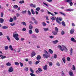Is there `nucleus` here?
Returning <instances> with one entry per match:
<instances>
[{"label": "nucleus", "instance_id": "nucleus-1", "mask_svg": "<svg viewBox=\"0 0 76 76\" xmlns=\"http://www.w3.org/2000/svg\"><path fill=\"white\" fill-rule=\"evenodd\" d=\"M44 53L45 54H44L43 55V58H48L50 56V54H48V53L46 50H44Z\"/></svg>", "mask_w": 76, "mask_h": 76}, {"label": "nucleus", "instance_id": "nucleus-2", "mask_svg": "<svg viewBox=\"0 0 76 76\" xmlns=\"http://www.w3.org/2000/svg\"><path fill=\"white\" fill-rule=\"evenodd\" d=\"M59 48L61 51H65V52L67 51V48Z\"/></svg>", "mask_w": 76, "mask_h": 76}, {"label": "nucleus", "instance_id": "nucleus-3", "mask_svg": "<svg viewBox=\"0 0 76 76\" xmlns=\"http://www.w3.org/2000/svg\"><path fill=\"white\" fill-rule=\"evenodd\" d=\"M8 71L9 72H13V69L12 67H11L9 68L8 69Z\"/></svg>", "mask_w": 76, "mask_h": 76}, {"label": "nucleus", "instance_id": "nucleus-4", "mask_svg": "<svg viewBox=\"0 0 76 76\" xmlns=\"http://www.w3.org/2000/svg\"><path fill=\"white\" fill-rule=\"evenodd\" d=\"M36 58L37 60H41V56L40 55H37Z\"/></svg>", "mask_w": 76, "mask_h": 76}, {"label": "nucleus", "instance_id": "nucleus-5", "mask_svg": "<svg viewBox=\"0 0 76 76\" xmlns=\"http://www.w3.org/2000/svg\"><path fill=\"white\" fill-rule=\"evenodd\" d=\"M13 37H14V38L18 37H19V34H14L13 35Z\"/></svg>", "mask_w": 76, "mask_h": 76}, {"label": "nucleus", "instance_id": "nucleus-6", "mask_svg": "<svg viewBox=\"0 0 76 76\" xmlns=\"http://www.w3.org/2000/svg\"><path fill=\"white\" fill-rule=\"evenodd\" d=\"M58 40L53 41L52 42L53 44H57V43H58Z\"/></svg>", "mask_w": 76, "mask_h": 76}, {"label": "nucleus", "instance_id": "nucleus-7", "mask_svg": "<svg viewBox=\"0 0 76 76\" xmlns=\"http://www.w3.org/2000/svg\"><path fill=\"white\" fill-rule=\"evenodd\" d=\"M68 73H69V75L70 76H74V75H73V72H70V71H69V72H68Z\"/></svg>", "mask_w": 76, "mask_h": 76}, {"label": "nucleus", "instance_id": "nucleus-8", "mask_svg": "<svg viewBox=\"0 0 76 76\" xmlns=\"http://www.w3.org/2000/svg\"><path fill=\"white\" fill-rule=\"evenodd\" d=\"M75 30L73 29H71L70 31V34H73L74 33Z\"/></svg>", "mask_w": 76, "mask_h": 76}, {"label": "nucleus", "instance_id": "nucleus-9", "mask_svg": "<svg viewBox=\"0 0 76 76\" xmlns=\"http://www.w3.org/2000/svg\"><path fill=\"white\" fill-rule=\"evenodd\" d=\"M71 41H72V42H76V40L75 39V38H74L73 37H72L71 39Z\"/></svg>", "mask_w": 76, "mask_h": 76}, {"label": "nucleus", "instance_id": "nucleus-10", "mask_svg": "<svg viewBox=\"0 0 76 76\" xmlns=\"http://www.w3.org/2000/svg\"><path fill=\"white\" fill-rule=\"evenodd\" d=\"M36 54L35 52H34V51H33V53H31V57H33L35 56Z\"/></svg>", "mask_w": 76, "mask_h": 76}, {"label": "nucleus", "instance_id": "nucleus-11", "mask_svg": "<svg viewBox=\"0 0 76 76\" xmlns=\"http://www.w3.org/2000/svg\"><path fill=\"white\" fill-rule=\"evenodd\" d=\"M56 20L57 22V23H58L59 24H61V22L58 20V17L56 19Z\"/></svg>", "mask_w": 76, "mask_h": 76}, {"label": "nucleus", "instance_id": "nucleus-12", "mask_svg": "<svg viewBox=\"0 0 76 76\" xmlns=\"http://www.w3.org/2000/svg\"><path fill=\"white\" fill-rule=\"evenodd\" d=\"M43 68L45 70H47V65H46Z\"/></svg>", "mask_w": 76, "mask_h": 76}, {"label": "nucleus", "instance_id": "nucleus-13", "mask_svg": "<svg viewBox=\"0 0 76 76\" xmlns=\"http://www.w3.org/2000/svg\"><path fill=\"white\" fill-rule=\"evenodd\" d=\"M48 15H51L52 16H55V15L53 14V13H52L50 12H49V11H48Z\"/></svg>", "mask_w": 76, "mask_h": 76}, {"label": "nucleus", "instance_id": "nucleus-14", "mask_svg": "<svg viewBox=\"0 0 76 76\" xmlns=\"http://www.w3.org/2000/svg\"><path fill=\"white\" fill-rule=\"evenodd\" d=\"M72 54H73V48H71L70 51V55L72 56Z\"/></svg>", "mask_w": 76, "mask_h": 76}, {"label": "nucleus", "instance_id": "nucleus-15", "mask_svg": "<svg viewBox=\"0 0 76 76\" xmlns=\"http://www.w3.org/2000/svg\"><path fill=\"white\" fill-rule=\"evenodd\" d=\"M61 24L63 26H66V23H65V22H64V21H62L61 22Z\"/></svg>", "mask_w": 76, "mask_h": 76}, {"label": "nucleus", "instance_id": "nucleus-16", "mask_svg": "<svg viewBox=\"0 0 76 76\" xmlns=\"http://www.w3.org/2000/svg\"><path fill=\"white\" fill-rule=\"evenodd\" d=\"M56 18H57L55 17H53L51 18V20L52 21H53V20H54L55 19L56 20Z\"/></svg>", "mask_w": 76, "mask_h": 76}, {"label": "nucleus", "instance_id": "nucleus-17", "mask_svg": "<svg viewBox=\"0 0 76 76\" xmlns=\"http://www.w3.org/2000/svg\"><path fill=\"white\" fill-rule=\"evenodd\" d=\"M58 32L57 31H53L52 33L54 35H56L57 34V33Z\"/></svg>", "mask_w": 76, "mask_h": 76}, {"label": "nucleus", "instance_id": "nucleus-18", "mask_svg": "<svg viewBox=\"0 0 76 76\" xmlns=\"http://www.w3.org/2000/svg\"><path fill=\"white\" fill-rule=\"evenodd\" d=\"M3 22H4V19L1 18L0 19V23H3Z\"/></svg>", "mask_w": 76, "mask_h": 76}, {"label": "nucleus", "instance_id": "nucleus-19", "mask_svg": "<svg viewBox=\"0 0 76 76\" xmlns=\"http://www.w3.org/2000/svg\"><path fill=\"white\" fill-rule=\"evenodd\" d=\"M31 13H32V15H35V12L33 10V9H31Z\"/></svg>", "mask_w": 76, "mask_h": 76}, {"label": "nucleus", "instance_id": "nucleus-20", "mask_svg": "<svg viewBox=\"0 0 76 76\" xmlns=\"http://www.w3.org/2000/svg\"><path fill=\"white\" fill-rule=\"evenodd\" d=\"M33 28H32V26L31 24L29 26V29H30V30H32Z\"/></svg>", "mask_w": 76, "mask_h": 76}, {"label": "nucleus", "instance_id": "nucleus-21", "mask_svg": "<svg viewBox=\"0 0 76 76\" xmlns=\"http://www.w3.org/2000/svg\"><path fill=\"white\" fill-rule=\"evenodd\" d=\"M21 23V24H22V25H25V26H26V23H25V22L24 21L22 22Z\"/></svg>", "mask_w": 76, "mask_h": 76}, {"label": "nucleus", "instance_id": "nucleus-22", "mask_svg": "<svg viewBox=\"0 0 76 76\" xmlns=\"http://www.w3.org/2000/svg\"><path fill=\"white\" fill-rule=\"evenodd\" d=\"M24 3H25V1L24 0L20 1L19 2L20 4H23Z\"/></svg>", "mask_w": 76, "mask_h": 76}, {"label": "nucleus", "instance_id": "nucleus-23", "mask_svg": "<svg viewBox=\"0 0 76 76\" xmlns=\"http://www.w3.org/2000/svg\"><path fill=\"white\" fill-rule=\"evenodd\" d=\"M66 1V2H67V3H69L72 1V0H66V1Z\"/></svg>", "mask_w": 76, "mask_h": 76}, {"label": "nucleus", "instance_id": "nucleus-24", "mask_svg": "<svg viewBox=\"0 0 76 76\" xmlns=\"http://www.w3.org/2000/svg\"><path fill=\"white\" fill-rule=\"evenodd\" d=\"M62 60L63 61L64 63H66V59L65 57H64V58H62Z\"/></svg>", "mask_w": 76, "mask_h": 76}, {"label": "nucleus", "instance_id": "nucleus-25", "mask_svg": "<svg viewBox=\"0 0 76 76\" xmlns=\"http://www.w3.org/2000/svg\"><path fill=\"white\" fill-rule=\"evenodd\" d=\"M6 65L7 66H11V64L9 62H8L6 63Z\"/></svg>", "mask_w": 76, "mask_h": 76}, {"label": "nucleus", "instance_id": "nucleus-26", "mask_svg": "<svg viewBox=\"0 0 76 76\" xmlns=\"http://www.w3.org/2000/svg\"><path fill=\"white\" fill-rule=\"evenodd\" d=\"M35 31L36 32V33H38L39 31V30L37 28H36L35 30Z\"/></svg>", "mask_w": 76, "mask_h": 76}, {"label": "nucleus", "instance_id": "nucleus-27", "mask_svg": "<svg viewBox=\"0 0 76 76\" xmlns=\"http://www.w3.org/2000/svg\"><path fill=\"white\" fill-rule=\"evenodd\" d=\"M31 37L34 38H37V37L34 34H32L31 35Z\"/></svg>", "mask_w": 76, "mask_h": 76}, {"label": "nucleus", "instance_id": "nucleus-28", "mask_svg": "<svg viewBox=\"0 0 76 76\" xmlns=\"http://www.w3.org/2000/svg\"><path fill=\"white\" fill-rule=\"evenodd\" d=\"M7 38L9 42H10V37L8 36H7Z\"/></svg>", "mask_w": 76, "mask_h": 76}, {"label": "nucleus", "instance_id": "nucleus-29", "mask_svg": "<svg viewBox=\"0 0 76 76\" xmlns=\"http://www.w3.org/2000/svg\"><path fill=\"white\" fill-rule=\"evenodd\" d=\"M42 25L43 26H46V25H47V24H46L44 22H43L42 23Z\"/></svg>", "mask_w": 76, "mask_h": 76}, {"label": "nucleus", "instance_id": "nucleus-30", "mask_svg": "<svg viewBox=\"0 0 76 76\" xmlns=\"http://www.w3.org/2000/svg\"><path fill=\"white\" fill-rule=\"evenodd\" d=\"M59 12V13H60V14H61V15H63L64 16H66V14H65L64 13L62 12Z\"/></svg>", "mask_w": 76, "mask_h": 76}, {"label": "nucleus", "instance_id": "nucleus-31", "mask_svg": "<svg viewBox=\"0 0 76 76\" xmlns=\"http://www.w3.org/2000/svg\"><path fill=\"white\" fill-rule=\"evenodd\" d=\"M28 33L29 34H32L33 33L32 31L31 30H29Z\"/></svg>", "mask_w": 76, "mask_h": 76}, {"label": "nucleus", "instance_id": "nucleus-32", "mask_svg": "<svg viewBox=\"0 0 76 76\" xmlns=\"http://www.w3.org/2000/svg\"><path fill=\"white\" fill-rule=\"evenodd\" d=\"M66 11H73V9H68L65 10Z\"/></svg>", "mask_w": 76, "mask_h": 76}, {"label": "nucleus", "instance_id": "nucleus-33", "mask_svg": "<svg viewBox=\"0 0 76 76\" xmlns=\"http://www.w3.org/2000/svg\"><path fill=\"white\" fill-rule=\"evenodd\" d=\"M13 21V18H10V22H12Z\"/></svg>", "mask_w": 76, "mask_h": 76}, {"label": "nucleus", "instance_id": "nucleus-34", "mask_svg": "<svg viewBox=\"0 0 76 76\" xmlns=\"http://www.w3.org/2000/svg\"><path fill=\"white\" fill-rule=\"evenodd\" d=\"M15 65L16 66H19V63L18 62H16L15 63Z\"/></svg>", "mask_w": 76, "mask_h": 76}, {"label": "nucleus", "instance_id": "nucleus-35", "mask_svg": "<svg viewBox=\"0 0 76 76\" xmlns=\"http://www.w3.org/2000/svg\"><path fill=\"white\" fill-rule=\"evenodd\" d=\"M13 7L14 9H17L18 7V6L17 5H15L13 6Z\"/></svg>", "mask_w": 76, "mask_h": 76}, {"label": "nucleus", "instance_id": "nucleus-36", "mask_svg": "<svg viewBox=\"0 0 76 76\" xmlns=\"http://www.w3.org/2000/svg\"><path fill=\"white\" fill-rule=\"evenodd\" d=\"M76 68H75V66L74 65H72V69L73 70H75V69Z\"/></svg>", "mask_w": 76, "mask_h": 76}, {"label": "nucleus", "instance_id": "nucleus-37", "mask_svg": "<svg viewBox=\"0 0 76 76\" xmlns=\"http://www.w3.org/2000/svg\"><path fill=\"white\" fill-rule=\"evenodd\" d=\"M49 51L50 54L53 53V51L51 49H49Z\"/></svg>", "mask_w": 76, "mask_h": 76}, {"label": "nucleus", "instance_id": "nucleus-38", "mask_svg": "<svg viewBox=\"0 0 76 76\" xmlns=\"http://www.w3.org/2000/svg\"><path fill=\"white\" fill-rule=\"evenodd\" d=\"M55 30L56 32H58V28H57V27H56L55 28Z\"/></svg>", "mask_w": 76, "mask_h": 76}, {"label": "nucleus", "instance_id": "nucleus-39", "mask_svg": "<svg viewBox=\"0 0 76 76\" xmlns=\"http://www.w3.org/2000/svg\"><path fill=\"white\" fill-rule=\"evenodd\" d=\"M36 10H37V11H39V10H40V8L39 7H37L36 9Z\"/></svg>", "mask_w": 76, "mask_h": 76}, {"label": "nucleus", "instance_id": "nucleus-40", "mask_svg": "<svg viewBox=\"0 0 76 76\" xmlns=\"http://www.w3.org/2000/svg\"><path fill=\"white\" fill-rule=\"evenodd\" d=\"M34 23L35 24H36V25H37V24L38 23V21L36 20L35 21H34Z\"/></svg>", "mask_w": 76, "mask_h": 76}, {"label": "nucleus", "instance_id": "nucleus-41", "mask_svg": "<svg viewBox=\"0 0 76 76\" xmlns=\"http://www.w3.org/2000/svg\"><path fill=\"white\" fill-rule=\"evenodd\" d=\"M2 28L3 29H7V28H8V27L6 26H3L2 27Z\"/></svg>", "mask_w": 76, "mask_h": 76}, {"label": "nucleus", "instance_id": "nucleus-42", "mask_svg": "<svg viewBox=\"0 0 76 76\" xmlns=\"http://www.w3.org/2000/svg\"><path fill=\"white\" fill-rule=\"evenodd\" d=\"M49 65L50 66H53V63L51 62H50L49 63Z\"/></svg>", "mask_w": 76, "mask_h": 76}, {"label": "nucleus", "instance_id": "nucleus-43", "mask_svg": "<svg viewBox=\"0 0 76 76\" xmlns=\"http://www.w3.org/2000/svg\"><path fill=\"white\" fill-rule=\"evenodd\" d=\"M31 20H33V21H35L36 20V19H35L34 17H32Z\"/></svg>", "mask_w": 76, "mask_h": 76}, {"label": "nucleus", "instance_id": "nucleus-44", "mask_svg": "<svg viewBox=\"0 0 76 76\" xmlns=\"http://www.w3.org/2000/svg\"><path fill=\"white\" fill-rule=\"evenodd\" d=\"M28 13L29 16H31V11L29 10H28Z\"/></svg>", "mask_w": 76, "mask_h": 76}, {"label": "nucleus", "instance_id": "nucleus-45", "mask_svg": "<svg viewBox=\"0 0 76 76\" xmlns=\"http://www.w3.org/2000/svg\"><path fill=\"white\" fill-rule=\"evenodd\" d=\"M43 29L44 30V31H45V32H46L49 29L48 28H43Z\"/></svg>", "mask_w": 76, "mask_h": 76}, {"label": "nucleus", "instance_id": "nucleus-46", "mask_svg": "<svg viewBox=\"0 0 76 76\" xmlns=\"http://www.w3.org/2000/svg\"><path fill=\"white\" fill-rule=\"evenodd\" d=\"M6 58V56H2L1 57V59H3L4 58Z\"/></svg>", "mask_w": 76, "mask_h": 76}, {"label": "nucleus", "instance_id": "nucleus-47", "mask_svg": "<svg viewBox=\"0 0 76 76\" xmlns=\"http://www.w3.org/2000/svg\"><path fill=\"white\" fill-rule=\"evenodd\" d=\"M39 62H40V61H37L36 62V63H35V64L37 65V64H38V63H39Z\"/></svg>", "mask_w": 76, "mask_h": 76}, {"label": "nucleus", "instance_id": "nucleus-48", "mask_svg": "<svg viewBox=\"0 0 76 76\" xmlns=\"http://www.w3.org/2000/svg\"><path fill=\"white\" fill-rule=\"evenodd\" d=\"M19 63L21 67H23V63H21L20 62Z\"/></svg>", "mask_w": 76, "mask_h": 76}, {"label": "nucleus", "instance_id": "nucleus-49", "mask_svg": "<svg viewBox=\"0 0 76 76\" xmlns=\"http://www.w3.org/2000/svg\"><path fill=\"white\" fill-rule=\"evenodd\" d=\"M38 69L39 72H42V69L40 68H38Z\"/></svg>", "mask_w": 76, "mask_h": 76}, {"label": "nucleus", "instance_id": "nucleus-50", "mask_svg": "<svg viewBox=\"0 0 76 76\" xmlns=\"http://www.w3.org/2000/svg\"><path fill=\"white\" fill-rule=\"evenodd\" d=\"M30 70L31 72V73H34V70H32V69L30 68Z\"/></svg>", "mask_w": 76, "mask_h": 76}, {"label": "nucleus", "instance_id": "nucleus-51", "mask_svg": "<svg viewBox=\"0 0 76 76\" xmlns=\"http://www.w3.org/2000/svg\"><path fill=\"white\" fill-rule=\"evenodd\" d=\"M26 13V11H23L22 12V13H23V14H25V13Z\"/></svg>", "mask_w": 76, "mask_h": 76}, {"label": "nucleus", "instance_id": "nucleus-52", "mask_svg": "<svg viewBox=\"0 0 76 76\" xmlns=\"http://www.w3.org/2000/svg\"><path fill=\"white\" fill-rule=\"evenodd\" d=\"M57 57V56L56 54H54V58H56Z\"/></svg>", "mask_w": 76, "mask_h": 76}, {"label": "nucleus", "instance_id": "nucleus-53", "mask_svg": "<svg viewBox=\"0 0 76 76\" xmlns=\"http://www.w3.org/2000/svg\"><path fill=\"white\" fill-rule=\"evenodd\" d=\"M1 18H3V12H1Z\"/></svg>", "mask_w": 76, "mask_h": 76}, {"label": "nucleus", "instance_id": "nucleus-54", "mask_svg": "<svg viewBox=\"0 0 76 76\" xmlns=\"http://www.w3.org/2000/svg\"><path fill=\"white\" fill-rule=\"evenodd\" d=\"M10 25H11V26H14V25H15V23H10Z\"/></svg>", "mask_w": 76, "mask_h": 76}, {"label": "nucleus", "instance_id": "nucleus-55", "mask_svg": "<svg viewBox=\"0 0 76 76\" xmlns=\"http://www.w3.org/2000/svg\"><path fill=\"white\" fill-rule=\"evenodd\" d=\"M30 75L31 76H36L34 74H33L32 73H31Z\"/></svg>", "mask_w": 76, "mask_h": 76}, {"label": "nucleus", "instance_id": "nucleus-56", "mask_svg": "<svg viewBox=\"0 0 76 76\" xmlns=\"http://www.w3.org/2000/svg\"><path fill=\"white\" fill-rule=\"evenodd\" d=\"M56 64L57 66H58V67H60V63L59 62H57L56 63Z\"/></svg>", "mask_w": 76, "mask_h": 76}, {"label": "nucleus", "instance_id": "nucleus-57", "mask_svg": "<svg viewBox=\"0 0 76 76\" xmlns=\"http://www.w3.org/2000/svg\"><path fill=\"white\" fill-rule=\"evenodd\" d=\"M43 4H44L45 5V6H47V7H48V5L47 4L44 2H43Z\"/></svg>", "mask_w": 76, "mask_h": 76}, {"label": "nucleus", "instance_id": "nucleus-58", "mask_svg": "<svg viewBox=\"0 0 76 76\" xmlns=\"http://www.w3.org/2000/svg\"><path fill=\"white\" fill-rule=\"evenodd\" d=\"M69 4H70V6H72L73 5V2H72V1L69 3Z\"/></svg>", "mask_w": 76, "mask_h": 76}, {"label": "nucleus", "instance_id": "nucleus-59", "mask_svg": "<svg viewBox=\"0 0 76 76\" xmlns=\"http://www.w3.org/2000/svg\"><path fill=\"white\" fill-rule=\"evenodd\" d=\"M67 61H70V58H69V57H67Z\"/></svg>", "mask_w": 76, "mask_h": 76}, {"label": "nucleus", "instance_id": "nucleus-60", "mask_svg": "<svg viewBox=\"0 0 76 76\" xmlns=\"http://www.w3.org/2000/svg\"><path fill=\"white\" fill-rule=\"evenodd\" d=\"M61 34L62 35H64V31H62V32H61Z\"/></svg>", "mask_w": 76, "mask_h": 76}, {"label": "nucleus", "instance_id": "nucleus-61", "mask_svg": "<svg viewBox=\"0 0 76 76\" xmlns=\"http://www.w3.org/2000/svg\"><path fill=\"white\" fill-rule=\"evenodd\" d=\"M13 19H14V20H16V19H17V18H16V16H15L14 17Z\"/></svg>", "mask_w": 76, "mask_h": 76}, {"label": "nucleus", "instance_id": "nucleus-62", "mask_svg": "<svg viewBox=\"0 0 76 76\" xmlns=\"http://www.w3.org/2000/svg\"><path fill=\"white\" fill-rule=\"evenodd\" d=\"M16 16H17V17H19L20 16V14L17 13L16 14Z\"/></svg>", "mask_w": 76, "mask_h": 76}, {"label": "nucleus", "instance_id": "nucleus-63", "mask_svg": "<svg viewBox=\"0 0 76 76\" xmlns=\"http://www.w3.org/2000/svg\"><path fill=\"white\" fill-rule=\"evenodd\" d=\"M15 39L16 40H17V41H18L19 40V38L17 37H15Z\"/></svg>", "mask_w": 76, "mask_h": 76}, {"label": "nucleus", "instance_id": "nucleus-64", "mask_svg": "<svg viewBox=\"0 0 76 76\" xmlns=\"http://www.w3.org/2000/svg\"><path fill=\"white\" fill-rule=\"evenodd\" d=\"M58 20H60V21H61V20H62V18L59 17V18H58Z\"/></svg>", "mask_w": 76, "mask_h": 76}]
</instances>
